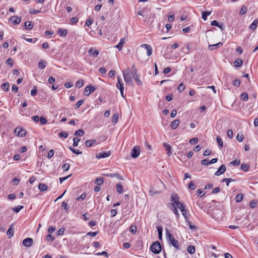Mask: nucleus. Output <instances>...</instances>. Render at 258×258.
<instances>
[{
  "label": "nucleus",
  "mask_w": 258,
  "mask_h": 258,
  "mask_svg": "<svg viewBox=\"0 0 258 258\" xmlns=\"http://www.w3.org/2000/svg\"><path fill=\"white\" fill-rule=\"evenodd\" d=\"M166 236L167 240L168 242L172 244L173 246H174L176 249H180V246L179 245V243L178 240L175 239L172 235L169 232V231L166 230Z\"/></svg>",
  "instance_id": "obj_1"
},
{
  "label": "nucleus",
  "mask_w": 258,
  "mask_h": 258,
  "mask_svg": "<svg viewBox=\"0 0 258 258\" xmlns=\"http://www.w3.org/2000/svg\"><path fill=\"white\" fill-rule=\"evenodd\" d=\"M123 77L125 82L130 85L133 84L132 78L133 76L131 73H130L129 69H126L123 72Z\"/></svg>",
  "instance_id": "obj_2"
},
{
  "label": "nucleus",
  "mask_w": 258,
  "mask_h": 258,
  "mask_svg": "<svg viewBox=\"0 0 258 258\" xmlns=\"http://www.w3.org/2000/svg\"><path fill=\"white\" fill-rule=\"evenodd\" d=\"M151 251L156 254L159 253L161 250V246L158 241L153 242L151 246Z\"/></svg>",
  "instance_id": "obj_3"
},
{
  "label": "nucleus",
  "mask_w": 258,
  "mask_h": 258,
  "mask_svg": "<svg viewBox=\"0 0 258 258\" xmlns=\"http://www.w3.org/2000/svg\"><path fill=\"white\" fill-rule=\"evenodd\" d=\"M14 134L19 137H23L26 136V132L21 126H17L14 130Z\"/></svg>",
  "instance_id": "obj_4"
},
{
  "label": "nucleus",
  "mask_w": 258,
  "mask_h": 258,
  "mask_svg": "<svg viewBox=\"0 0 258 258\" xmlns=\"http://www.w3.org/2000/svg\"><path fill=\"white\" fill-rule=\"evenodd\" d=\"M140 154V147L138 146H135L131 151V156L133 158L138 157Z\"/></svg>",
  "instance_id": "obj_5"
},
{
  "label": "nucleus",
  "mask_w": 258,
  "mask_h": 258,
  "mask_svg": "<svg viewBox=\"0 0 258 258\" xmlns=\"http://www.w3.org/2000/svg\"><path fill=\"white\" fill-rule=\"evenodd\" d=\"M168 206L169 208H170V210L172 211L173 213L175 215L176 219H178L179 218L180 215L177 209L176 205H175L174 204H169Z\"/></svg>",
  "instance_id": "obj_6"
},
{
  "label": "nucleus",
  "mask_w": 258,
  "mask_h": 258,
  "mask_svg": "<svg viewBox=\"0 0 258 258\" xmlns=\"http://www.w3.org/2000/svg\"><path fill=\"white\" fill-rule=\"evenodd\" d=\"M95 90V88L91 85H88L84 89V94L85 96H88L90 93Z\"/></svg>",
  "instance_id": "obj_7"
},
{
  "label": "nucleus",
  "mask_w": 258,
  "mask_h": 258,
  "mask_svg": "<svg viewBox=\"0 0 258 258\" xmlns=\"http://www.w3.org/2000/svg\"><path fill=\"white\" fill-rule=\"evenodd\" d=\"M110 155V152L109 151L107 152H102L101 153H98L96 154V157L97 159H101L109 157Z\"/></svg>",
  "instance_id": "obj_8"
},
{
  "label": "nucleus",
  "mask_w": 258,
  "mask_h": 258,
  "mask_svg": "<svg viewBox=\"0 0 258 258\" xmlns=\"http://www.w3.org/2000/svg\"><path fill=\"white\" fill-rule=\"evenodd\" d=\"M33 242V239L31 238H27L23 240V244L27 247L31 246Z\"/></svg>",
  "instance_id": "obj_9"
},
{
  "label": "nucleus",
  "mask_w": 258,
  "mask_h": 258,
  "mask_svg": "<svg viewBox=\"0 0 258 258\" xmlns=\"http://www.w3.org/2000/svg\"><path fill=\"white\" fill-rule=\"evenodd\" d=\"M218 159L217 158H213L210 161H209L208 159H203L201 161L202 164L204 165H208L209 164H212L215 163L217 162Z\"/></svg>",
  "instance_id": "obj_10"
},
{
  "label": "nucleus",
  "mask_w": 258,
  "mask_h": 258,
  "mask_svg": "<svg viewBox=\"0 0 258 258\" xmlns=\"http://www.w3.org/2000/svg\"><path fill=\"white\" fill-rule=\"evenodd\" d=\"M10 20L12 24L15 25H17L20 23L21 19L17 16H14L10 18Z\"/></svg>",
  "instance_id": "obj_11"
},
{
  "label": "nucleus",
  "mask_w": 258,
  "mask_h": 258,
  "mask_svg": "<svg viewBox=\"0 0 258 258\" xmlns=\"http://www.w3.org/2000/svg\"><path fill=\"white\" fill-rule=\"evenodd\" d=\"M132 76H133V78L135 79V80L136 81L137 84L138 85H141L142 84V82L141 81V80H140V76L137 73V72H136L135 73H131Z\"/></svg>",
  "instance_id": "obj_12"
},
{
  "label": "nucleus",
  "mask_w": 258,
  "mask_h": 258,
  "mask_svg": "<svg viewBox=\"0 0 258 258\" xmlns=\"http://www.w3.org/2000/svg\"><path fill=\"white\" fill-rule=\"evenodd\" d=\"M226 169V166L225 165L222 164L219 168L218 170L215 173V175L216 176H219L221 174L224 173Z\"/></svg>",
  "instance_id": "obj_13"
},
{
  "label": "nucleus",
  "mask_w": 258,
  "mask_h": 258,
  "mask_svg": "<svg viewBox=\"0 0 258 258\" xmlns=\"http://www.w3.org/2000/svg\"><path fill=\"white\" fill-rule=\"evenodd\" d=\"M14 225L12 224L8 230L7 231V235L9 238H11L14 235Z\"/></svg>",
  "instance_id": "obj_14"
},
{
  "label": "nucleus",
  "mask_w": 258,
  "mask_h": 258,
  "mask_svg": "<svg viewBox=\"0 0 258 258\" xmlns=\"http://www.w3.org/2000/svg\"><path fill=\"white\" fill-rule=\"evenodd\" d=\"M116 86L119 90H124V84L122 82L121 78L119 76L117 77V83Z\"/></svg>",
  "instance_id": "obj_15"
},
{
  "label": "nucleus",
  "mask_w": 258,
  "mask_h": 258,
  "mask_svg": "<svg viewBox=\"0 0 258 258\" xmlns=\"http://www.w3.org/2000/svg\"><path fill=\"white\" fill-rule=\"evenodd\" d=\"M142 47L145 48L147 49V55L149 56L152 53V49L150 45L147 44H143L141 45Z\"/></svg>",
  "instance_id": "obj_16"
},
{
  "label": "nucleus",
  "mask_w": 258,
  "mask_h": 258,
  "mask_svg": "<svg viewBox=\"0 0 258 258\" xmlns=\"http://www.w3.org/2000/svg\"><path fill=\"white\" fill-rule=\"evenodd\" d=\"M107 177L113 178L115 177L119 180H123V178L118 173H107L105 175Z\"/></svg>",
  "instance_id": "obj_17"
},
{
  "label": "nucleus",
  "mask_w": 258,
  "mask_h": 258,
  "mask_svg": "<svg viewBox=\"0 0 258 258\" xmlns=\"http://www.w3.org/2000/svg\"><path fill=\"white\" fill-rule=\"evenodd\" d=\"M223 45V43L219 42L215 44L209 45L208 46L209 49L210 50H213L215 49L220 48Z\"/></svg>",
  "instance_id": "obj_18"
},
{
  "label": "nucleus",
  "mask_w": 258,
  "mask_h": 258,
  "mask_svg": "<svg viewBox=\"0 0 258 258\" xmlns=\"http://www.w3.org/2000/svg\"><path fill=\"white\" fill-rule=\"evenodd\" d=\"M90 55H92L94 57H97L99 53L97 50H94L93 48H91L88 51Z\"/></svg>",
  "instance_id": "obj_19"
},
{
  "label": "nucleus",
  "mask_w": 258,
  "mask_h": 258,
  "mask_svg": "<svg viewBox=\"0 0 258 258\" xmlns=\"http://www.w3.org/2000/svg\"><path fill=\"white\" fill-rule=\"evenodd\" d=\"M171 201L173 202V204H174L175 205L180 203L179 199V198L176 194H172L171 197Z\"/></svg>",
  "instance_id": "obj_20"
},
{
  "label": "nucleus",
  "mask_w": 258,
  "mask_h": 258,
  "mask_svg": "<svg viewBox=\"0 0 258 258\" xmlns=\"http://www.w3.org/2000/svg\"><path fill=\"white\" fill-rule=\"evenodd\" d=\"M163 146H164V148H165L166 150L167 151V155L168 156H170L171 155V146L166 143H163Z\"/></svg>",
  "instance_id": "obj_21"
},
{
  "label": "nucleus",
  "mask_w": 258,
  "mask_h": 258,
  "mask_svg": "<svg viewBox=\"0 0 258 258\" xmlns=\"http://www.w3.org/2000/svg\"><path fill=\"white\" fill-rule=\"evenodd\" d=\"M125 43V38H121L119 42L117 45L115 46V47L118 49L119 51H120L122 49V47L124 43Z\"/></svg>",
  "instance_id": "obj_22"
},
{
  "label": "nucleus",
  "mask_w": 258,
  "mask_h": 258,
  "mask_svg": "<svg viewBox=\"0 0 258 258\" xmlns=\"http://www.w3.org/2000/svg\"><path fill=\"white\" fill-rule=\"evenodd\" d=\"M180 123V121L178 119H175L171 123V127L173 130L176 129Z\"/></svg>",
  "instance_id": "obj_23"
},
{
  "label": "nucleus",
  "mask_w": 258,
  "mask_h": 258,
  "mask_svg": "<svg viewBox=\"0 0 258 258\" xmlns=\"http://www.w3.org/2000/svg\"><path fill=\"white\" fill-rule=\"evenodd\" d=\"M24 26L26 29L30 30L33 28V23L32 21H27L25 23Z\"/></svg>",
  "instance_id": "obj_24"
},
{
  "label": "nucleus",
  "mask_w": 258,
  "mask_h": 258,
  "mask_svg": "<svg viewBox=\"0 0 258 258\" xmlns=\"http://www.w3.org/2000/svg\"><path fill=\"white\" fill-rule=\"evenodd\" d=\"M258 25V20L256 19L249 26V28L252 30H255Z\"/></svg>",
  "instance_id": "obj_25"
},
{
  "label": "nucleus",
  "mask_w": 258,
  "mask_h": 258,
  "mask_svg": "<svg viewBox=\"0 0 258 258\" xmlns=\"http://www.w3.org/2000/svg\"><path fill=\"white\" fill-rule=\"evenodd\" d=\"M47 65V62L43 60H41L39 61L38 66V68L40 69H44Z\"/></svg>",
  "instance_id": "obj_26"
},
{
  "label": "nucleus",
  "mask_w": 258,
  "mask_h": 258,
  "mask_svg": "<svg viewBox=\"0 0 258 258\" xmlns=\"http://www.w3.org/2000/svg\"><path fill=\"white\" fill-rule=\"evenodd\" d=\"M38 188L41 191H44L47 189V186L42 183H40L39 184Z\"/></svg>",
  "instance_id": "obj_27"
},
{
  "label": "nucleus",
  "mask_w": 258,
  "mask_h": 258,
  "mask_svg": "<svg viewBox=\"0 0 258 258\" xmlns=\"http://www.w3.org/2000/svg\"><path fill=\"white\" fill-rule=\"evenodd\" d=\"M67 30L66 29H59L57 33L60 36H65L67 34Z\"/></svg>",
  "instance_id": "obj_28"
},
{
  "label": "nucleus",
  "mask_w": 258,
  "mask_h": 258,
  "mask_svg": "<svg viewBox=\"0 0 258 258\" xmlns=\"http://www.w3.org/2000/svg\"><path fill=\"white\" fill-rule=\"evenodd\" d=\"M158 233V237L160 240L162 239V231H163V228L162 226H159L157 227Z\"/></svg>",
  "instance_id": "obj_29"
},
{
  "label": "nucleus",
  "mask_w": 258,
  "mask_h": 258,
  "mask_svg": "<svg viewBox=\"0 0 258 258\" xmlns=\"http://www.w3.org/2000/svg\"><path fill=\"white\" fill-rule=\"evenodd\" d=\"M104 180L103 177H98L97 179H96L95 181V184H96L98 185H101L103 183Z\"/></svg>",
  "instance_id": "obj_30"
},
{
  "label": "nucleus",
  "mask_w": 258,
  "mask_h": 258,
  "mask_svg": "<svg viewBox=\"0 0 258 258\" xmlns=\"http://www.w3.org/2000/svg\"><path fill=\"white\" fill-rule=\"evenodd\" d=\"M243 63V61L241 59H238L236 60L234 62V66L236 68H238L240 67Z\"/></svg>",
  "instance_id": "obj_31"
},
{
  "label": "nucleus",
  "mask_w": 258,
  "mask_h": 258,
  "mask_svg": "<svg viewBox=\"0 0 258 258\" xmlns=\"http://www.w3.org/2000/svg\"><path fill=\"white\" fill-rule=\"evenodd\" d=\"M1 88L4 91L7 92L9 90V83H8V82L4 83L2 85Z\"/></svg>",
  "instance_id": "obj_32"
},
{
  "label": "nucleus",
  "mask_w": 258,
  "mask_h": 258,
  "mask_svg": "<svg viewBox=\"0 0 258 258\" xmlns=\"http://www.w3.org/2000/svg\"><path fill=\"white\" fill-rule=\"evenodd\" d=\"M247 11V8L245 6H242L241 8L239 11V15H243L246 13Z\"/></svg>",
  "instance_id": "obj_33"
},
{
  "label": "nucleus",
  "mask_w": 258,
  "mask_h": 258,
  "mask_svg": "<svg viewBox=\"0 0 258 258\" xmlns=\"http://www.w3.org/2000/svg\"><path fill=\"white\" fill-rule=\"evenodd\" d=\"M84 132L83 130L80 129L75 132L74 135L78 137H82L84 135Z\"/></svg>",
  "instance_id": "obj_34"
},
{
  "label": "nucleus",
  "mask_w": 258,
  "mask_h": 258,
  "mask_svg": "<svg viewBox=\"0 0 258 258\" xmlns=\"http://www.w3.org/2000/svg\"><path fill=\"white\" fill-rule=\"evenodd\" d=\"M116 190L119 194H121L122 192L123 186L120 183H118L116 184Z\"/></svg>",
  "instance_id": "obj_35"
},
{
  "label": "nucleus",
  "mask_w": 258,
  "mask_h": 258,
  "mask_svg": "<svg viewBox=\"0 0 258 258\" xmlns=\"http://www.w3.org/2000/svg\"><path fill=\"white\" fill-rule=\"evenodd\" d=\"M84 84V81L82 79H80L78 80L76 83V87L80 88H81Z\"/></svg>",
  "instance_id": "obj_36"
},
{
  "label": "nucleus",
  "mask_w": 258,
  "mask_h": 258,
  "mask_svg": "<svg viewBox=\"0 0 258 258\" xmlns=\"http://www.w3.org/2000/svg\"><path fill=\"white\" fill-rule=\"evenodd\" d=\"M211 14V12L205 11L202 13V18L204 21L207 19V17Z\"/></svg>",
  "instance_id": "obj_37"
},
{
  "label": "nucleus",
  "mask_w": 258,
  "mask_h": 258,
  "mask_svg": "<svg viewBox=\"0 0 258 258\" xmlns=\"http://www.w3.org/2000/svg\"><path fill=\"white\" fill-rule=\"evenodd\" d=\"M187 250L189 253L192 254L195 252V247L193 245H189L188 246Z\"/></svg>",
  "instance_id": "obj_38"
},
{
  "label": "nucleus",
  "mask_w": 258,
  "mask_h": 258,
  "mask_svg": "<svg viewBox=\"0 0 258 258\" xmlns=\"http://www.w3.org/2000/svg\"><path fill=\"white\" fill-rule=\"evenodd\" d=\"M176 206L180 209L181 212H184V210L186 209L185 205L181 202L178 203Z\"/></svg>",
  "instance_id": "obj_39"
},
{
  "label": "nucleus",
  "mask_w": 258,
  "mask_h": 258,
  "mask_svg": "<svg viewBox=\"0 0 258 258\" xmlns=\"http://www.w3.org/2000/svg\"><path fill=\"white\" fill-rule=\"evenodd\" d=\"M69 149L74 154L80 155L82 153V152L80 151L79 150L75 149L74 148H72V147H69Z\"/></svg>",
  "instance_id": "obj_40"
},
{
  "label": "nucleus",
  "mask_w": 258,
  "mask_h": 258,
  "mask_svg": "<svg viewBox=\"0 0 258 258\" xmlns=\"http://www.w3.org/2000/svg\"><path fill=\"white\" fill-rule=\"evenodd\" d=\"M243 198V195L242 194H239L236 197V201L237 202H241Z\"/></svg>",
  "instance_id": "obj_41"
},
{
  "label": "nucleus",
  "mask_w": 258,
  "mask_h": 258,
  "mask_svg": "<svg viewBox=\"0 0 258 258\" xmlns=\"http://www.w3.org/2000/svg\"><path fill=\"white\" fill-rule=\"evenodd\" d=\"M23 208V206H18L17 207L13 208L12 210L16 213H18Z\"/></svg>",
  "instance_id": "obj_42"
},
{
  "label": "nucleus",
  "mask_w": 258,
  "mask_h": 258,
  "mask_svg": "<svg viewBox=\"0 0 258 258\" xmlns=\"http://www.w3.org/2000/svg\"><path fill=\"white\" fill-rule=\"evenodd\" d=\"M241 99H242L243 101H247L248 99V94L246 93H242L241 95Z\"/></svg>",
  "instance_id": "obj_43"
},
{
  "label": "nucleus",
  "mask_w": 258,
  "mask_h": 258,
  "mask_svg": "<svg viewBox=\"0 0 258 258\" xmlns=\"http://www.w3.org/2000/svg\"><path fill=\"white\" fill-rule=\"evenodd\" d=\"M137 227L135 225H132L130 228V231L132 234H134L137 232Z\"/></svg>",
  "instance_id": "obj_44"
},
{
  "label": "nucleus",
  "mask_w": 258,
  "mask_h": 258,
  "mask_svg": "<svg viewBox=\"0 0 258 258\" xmlns=\"http://www.w3.org/2000/svg\"><path fill=\"white\" fill-rule=\"evenodd\" d=\"M216 140L219 145L220 148H222L223 146V141H222V139L219 137H217Z\"/></svg>",
  "instance_id": "obj_45"
},
{
  "label": "nucleus",
  "mask_w": 258,
  "mask_h": 258,
  "mask_svg": "<svg viewBox=\"0 0 258 258\" xmlns=\"http://www.w3.org/2000/svg\"><path fill=\"white\" fill-rule=\"evenodd\" d=\"M241 169L245 171H247L249 169V165L246 164H242Z\"/></svg>",
  "instance_id": "obj_46"
},
{
  "label": "nucleus",
  "mask_w": 258,
  "mask_h": 258,
  "mask_svg": "<svg viewBox=\"0 0 258 258\" xmlns=\"http://www.w3.org/2000/svg\"><path fill=\"white\" fill-rule=\"evenodd\" d=\"M234 181V179H232L231 178H224L222 180V182H225L226 183V185L227 186H229V183L231 181Z\"/></svg>",
  "instance_id": "obj_47"
},
{
  "label": "nucleus",
  "mask_w": 258,
  "mask_h": 258,
  "mask_svg": "<svg viewBox=\"0 0 258 258\" xmlns=\"http://www.w3.org/2000/svg\"><path fill=\"white\" fill-rule=\"evenodd\" d=\"M73 146L74 147H77L78 145V143L80 141V139L77 138H74L73 139Z\"/></svg>",
  "instance_id": "obj_48"
},
{
  "label": "nucleus",
  "mask_w": 258,
  "mask_h": 258,
  "mask_svg": "<svg viewBox=\"0 0 258 258\" xmlns=\"http://www.w3.org/2000/svg\"><path fill=\"white\" fill-rule=\"evenodd\" d=\"M184 89V86L182 83H181L177 87V90L179 92H181Z\"/></svg>",
  "instance_id": "obj_49"
},
{
  "label": "nucleus",
  "mask_w": 258,
  "mask_h": 258,
  "mask_svg": "<svg viewBox=\"0 0 258 258\" xmlns=\"http://www.w3.org/2000/svg\"><path fill=\"white\" fill-rule=\"evenodd\" d=\"M39 121L41 124L44 125L46 123L47 120L43 116H41L39 118Z\"/></svg>",
  "instance_id": "obj_50"
},
{
  "label": "nucleus",
  "mask_w": 258,
  "mask_h": 258,
  "mask_svg": "<svg viewBox=\"0 0 258 258\" xmlns=\"http://www.w3.org/2000/svg\"><path fill=\"white\" fill-rule=\"evenodd\" d=\"M37 88L36 86H34L31 91V95L32 96H35L37 93Z\"/></svg>",
  "instance_id": "obj_51"
},
{
  "label": "nucleus",
  "mask_w": 258,
  "mask_h": 258,
  "mask_svg": "<svg viewBox=\"0 0 258 258\" xmlns=\"http://www.w3.org/2000/svg\"><path fill=\"white\" fill-rule=\"evenodd\" d=\"M239 160H235L230 162V164L234 166H238L240 164Z\"/></svg>",
  "instance_id": "obj_52"
},
{
  "label": "nucleus",
  "mask_w": 258,
  "mask_h": 258,
  "mask_svg": "<svg viewBox=\"0 0 258 258\" xmlns=\"http://www.w3.org/2000/svg\"><path fill=\"white\" fill-rule=\"evenodd\" d=\"M198 142V139L197 138H194L191 139L189 140V143L191 145H194V144H196V143H197Z\"/></svg>",
  "instance_id": "obj_53"
},
{
  "label": "nucleus",
  "mask_w": 258,
  "mask_h": 258,
  "mask_svg": "<svg viewBox=\"0 0 258 258\" xmlns=\"http://www.w3.org/2000/svg\"><path fill=\"white\" fill-rule=\"evenodd\" d=\"M62 168L64 172L67 171L70 168V164L68 163H65L63 165Z\"/></svg>",
  "instance_id": "obj_54"
},
{
  "label": "nucleus",
  "mask_w": 258,
  "mask_h": 258,
  "mask_svg": "<svg viewBox=\"0 0 258 258\" xmlns=\"http://www.w3.org/2000/svg\"><path fill=\"white\" fill-rule=\"evenodd\" d=\"M187 212V211L186 209H185L184 210V212H181V213H182V215L183 216V217L185 220V221L186 222H188Z\"/></svg>",
  "instance_id": "obj_55"
},
{
  "label": "nucleus",
  "mask_w": 258,
  "mask_h": 258,
  "mask_svg": "<svg viewBox=\"0 0 258 258\" xmlns=\"http://www.w3.org/2000/svg\"><path fill=\"white\" fill-rule=\"evenodd\" d=\"M68 136V134L67 132H60L59 134V137L60 138H66Z\"/></svg>",
  "instance_id": "obj_56"
},
{
  "label": "nucleus",
  "mask_w": 258,
  "mask_h": 258,
  "mask_svg": "<svg viewBox=\"0 0 258 258\" xmlns=\"http://www.w3.org/2000/svg\"><path fill=\"white\" fill-rule=\"evenodd\" d=\"M85 145L87 147H91L93 146L92 140H87L85 142Z\"/></svg>",
  "instance_id": "obj_57"
},
{
  "label": "nucleus",
  "mask_w": 258,
  "mask_h": 258,
  "mask_svg": "<svg viewBox=\"0 0 258 258\" xmlns=\"http://www.w3.org/2000/svg\"><path fill=\"white\" fill-rule=\"evenodd\" d=\"M41 12L40 10H36L34 9H31L30 10V13L31 15H36L38 13H40Z\"/></svg>",
  "instance_id": "obj_58"
},
{
  "label": "nucleus",
  "mask_w": 258,
  "mask_h": 258,
  "mask_svg": "<svg viewBox=\"0 0 258 258\" xmlns=\"http://www.w3.org/2000/svg\"><path fill=\"white\" fill-rule=\"evenodd\" d=\"M78 22V18L77 17H73L70 20V23L72 24H76Z\"/></svg>",
  "instance_id": "obj_59"
},
{
  "label": "nucleus",
  "mask_w": 258,
  "mask_h": 258,
  "mask_svg": "<svg viewBox=\"0 0 258 258\" xmlns=\"http://www.w3.org/2000/svg\"><path fill=\"white\" fill-rule=\"evenodd\" d=\"M46 239L48 241H53L54 240V237L52 236L51 234H48L46 237Z\"/></svg>",
  "instance_id": "obj_60"
},
{
  "label": "nucleus",
  "mask_w": 258,
  "mask_h": 258,
  "mask_svg": "<svg viewBox=\"0 0 258 258\" xmlns=\"http://www.w3.org/2000/svg\"><path fill=\"white\" fill-rule=\"evenodd\" d=\"M233 84L235 86L239 87L240 84V81L239 80L235 79L233 81Z\"/></svg>",
  "instance_id": "obj_61"
},
{
  "label": "nucleus",
  "mask_w": 258,
  "mask_h": 258,
  "mask_svg": "<svg viewBox=\"0 0 258 258\" xmlns=\"http://www.w3.org/2000/svg\"><path fill=\"white\" fill-rule=\"evenodd\" d=\"M188 186L191 190H193L196 188V185L194 183L193 181H190Z\"/></svg>",
  "instance_id": "obj_62"
},
{
  "label": "nucleus",
  "mask_w": 258,
  "mask_h": 258,
  "mask_svg": "<svg viewBox=\"0 0 258 258\" xmlns=\"http://www.w3.org/2000/svg\"><path fill=\"white\" fill-rule=\"evenodd\" d=\"M243 136L242 135H239L238 134L237 135V137H236V139L239 142H241L243 141Z\"/></svg>",
  "instance_id": "obj_63"
},
{
  "label": "nucleus",
  "mask_w": 258,
  "mask_h": 258,
  "mask_svg": "<svg viewBox=\"0 0 258 258\" xmlns=\"http://www.w3.org/2000/svg\"><path fill=\"white\" fill-rule=\"evenodd\" d=\"M6 64L11 67L13 66V60L11 58H9L6 61Z\"/></svg>",
  "instance_id": "obj_64"
}]
</instances>
